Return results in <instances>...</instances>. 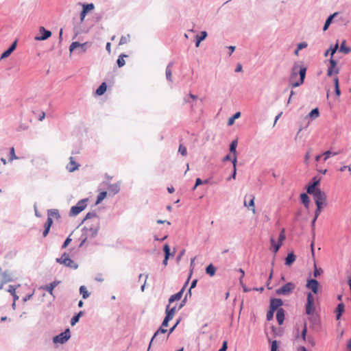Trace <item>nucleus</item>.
Segmentation results:
<instances>
[{
  "instance_id": "37",
  "label": "nucleus",
  "mask_w": 351,
  "mask_h": 351,
  "mask_svg": "<svg viewBox=\"0 0 351 351\" xmlns=\"http://www.w3.org/2000/svg\"><path fill=\"white\" fill-rule=\"evenodd\" d=\"M130 36L129 34H127L125 36H122L120 41H119V45H123L127 44L130 40Z\"/></svg>"
},
{
  "instance_id": "45",
  "label": "nucleus",
  "mask_w": 351,
  "mask_h": 351,
  "mask_svg": "<svg viewBox=\"0 0 351 351\" xmlns=\"http://www.w3.org/2000/svg\"><path fill=\"white\" fill-rule=\"evenodd\" d=\"M171 76H172L171 69L170 66H168L166 68V77H167V79L168 80H169V81H171Z\"/></svg>"
},
{
  "instance_id": "48",
  "label": "nucleus",
  "mask_w": 351,
  "mask_h": 351,
  "mask_svg": "<svg viewBox=\"0 0 351 351\" xmlns=\"http://www.w3.org/2000/svg\"><path fill=\"white\" fill-rule=\"evenodd\" d=\"M12 52L9 49H8L6 51H5L1 56V59H3V58H8V56H10V54L12 53Z\"/></svg>"
},
{
  "instance_id": "17",
  "label": "nucleus",
  "mask_w": 351,
  "mask_h": 351,
  "mask_svg": "<svg viewBox=\"0 0 351 351\" xmlns=\"http://www.w3.org/2000/svg\"><path fill=\"white\" fill-rule=\"evenodd\" d=\"M276 319L280 325L282 324L285 319V311L282 308H278L277 310Z\"/></svg>"
},
{
  "instance_id": "33",
  "label": "nucleus",
  "mask_w": 351,
  "mask_h": 351,
  "mask_svg": "<svg viewBox=\"0 0 351 351\" xmlns=\"http://www.w3.org/2000/svg\"><path fill=\"white\" fill-rule=\"evenodd\" d=\"M339 152H332L330 151H326L323 154L324 156V160L326 161L327 159H328L331 156H334L337 154H339Z\"/></svg>"
},
{
  "instance_id": "49",
  "label": "nucleus",
  "mask_w": 351,
  "mask_h": 351,
  "mask_svg": "<svg viewBox=\"0 0 351 351\" xmlns=\"http://www.w3.org/2000/svg\"><path fill=\"white\" fill-rule=\"evenodd\" d=\"M274 311H272V309L270 308L269 311L267 312V319L268 321H269V320L273 319Z\"/></svg>"
},
{
  "instance_id": "29",
  "label": "nucleus",
  "mask_w": 351,
  "mask_h": 351,
  "mask_svg": "<svg viewBox=\"0 0 351 351\" xmlns=\"http://www.w3.org/2000/svg\"><path fill=\"white\" fill-rule=\"evenodd\" d=\"M215 267L212 264H210L206 268V274L210 275V276H213L215 274Z\"/></svg>"
},
{
  "instance_id": "32",
  "label": "nucleus",
  "mask_w": 351,
  "mask_h": 351,
  "mask_svg": "<svg viewBox=\"0 0 351 351\" xmlns=\"http://www.w3.org/2000/svg\"><path fill=\"white\" fill-rule=\"evenodd\" d=\"M319 116V112L318 108H314L311 111V112L308 114V117L311 118L312 119H315L317 118Z\"/></svg>"
},
{
  "instance_id": "51",
  "label": "nucleus",
  "mask_w": 351,
  "mask_h": 351,
  "mask_svg": "<svg viewBox=\"0 0 351 351\" xmlns=\"http://www.w3.org/2000/svg\"><path fill=\"white\" fill-rule=\"evenodd\" d=\"M311 158L310 151L307 152L304 156V163L306 165H308L309 159Z\"/></svg>"
},
{
  "instance_id": "22",
  "label": "nucleus",
  "mask_w": 351,
  "mask_h": 351,
  "mask_svg": "<svg viewBox=\"0 0 351 351\" xmlns=\"http://www.w3.org/2000/svg\"><path fill=\"white\" fill-rule=\"evenodd\" d=\"M53 224V221L49 219L47 220L46 223H45V230L43 231V237H45L48 234L49 230Z\"/></svg>"
},
{
  "instance_id": "25",
  "label": "nucleus",
  "mask_w": 351,
  "mask_h": 351,
  "mask_svg": "<svg viewBox=\"0 0 351 351\" xmlns=\"http://www.w3.org/2000/svg\"><path fill=\"white\" fill-rule=\"evenodd\" d=\"M300 199L304 206L308 208L310 202L308 196L306 193H302L300 195Z\"/></svg>"
},
{
  "instance_id": "21",
  "label": "nucleus",
  "mask_w": 351,
  "mask_h": 351,
  "mask_svg": "<svg viewBox=\"0 0 351 351\" xmlns=\"http://www.w3.org/2000/svg\"><path fill=\"white\" fill-rule=\"evenodd\" d=\"M295 261V256L293 252L288 254L285 258V265L290 266Z\"/></svg>"
},
{
  "instance_id": "55",
  "label": "nucleus",
  "mask_w": 351,
  "mask_h": 351,
  "mask_svg": "<svg viewBox=\"0 0 351 351\" xmlns=\"http://www.w3.org/2000/svg\"><path fill=\"white\" fill-rule=\"evenodd\" d=\"M16 287L14 285H10L8 291L11 294H14L16 293Z\"/></svg>"
},
{
  "instance_id": "39",
  "label": "nucleus",
  "mask_w": 351,
  "mask_h": 351,
  "mask_svg": "<svg viewBox=\"0 0 351 351\" xmlns=\"http://www.w3.org/2000/svg\"><path fill=\"white\" fill-rule=\"evenodd\" d=\"M178 152L180 153L182 156H186L187 155L186 147L182 144H180L179 146Z\"/></svg>"
},
{
  "instance_id": "64",
  "label": "nucleus",
  "mask_w": 351,
  "mask_h": 351,
  "mask_svg": "<svg viewBox=\"0 0 351 351\" xmlns=\"http://www.w3.org/2000/svg\"><path fill=\"white\" fill-rule=\"evenodd\" d=\"M227 350V342L223 343L222 347L218 351H226Z\"/></svg>"
},
{
  "instance_id": "53",
  "label": "nucleus",
  "mask_w": 351,
  "mask_h": 351,
  "mask_svg": "<svg viewBox=\"0 0 351 351\" xmlns=\"http://www.w3.org/2000/svg\"><path fill=\"white\" fill-rule=\"evenodd\" d=\"M170 320H171V319L168 318L167 317H166V316H165V319H164V320H163V322H162V323L161 326H162V327H164V328H165V327H167V326H168V323H169V322Z\"/></svg>"
},
{
  "instance_id": "11",
  "label": "nucleus",
  "mask_w": 351,
  "mask_h": 351,
  "mask_svg": "<svg viewBox=\"0 0 351 351\" xmlns=\"http://www.w3.org/2000/svg\"><path fill=\"white\" fill-rule=\"evenodd\" d=\"M79 165L75 162L73 157H70L69 158V162L66 165V169L69 172H73L74 171L78 169Z\"/></svg>"
},
{
  "instance_id": "35",
  "label": "nucleus",
  "mask_w": 351,
  "mask_h": 351,
  "mask_svg": "<svg viewBox=\"0 0 351 351\" xmlns=\"http://www.w3.org/2000/svg\"><path fill=\"white\" fill-rule=\"evenodd\" d=\"M106 195H107V192H106V191H102V192L99 193V194L98 195L97 198L96 204H98L100 202H101L104 199V198L106 197Z\"/></svg>"
},
{
  "instance_id": "31",
  "label": "nucleus",
  "mask_w": 351,
  "mask_h": 351,
  "mask_svg": "<svg viewBox=\"0 0 351 351\" xmlns=\"http://www.w3.org/2000/svg\"><path fill=\"white\" fill-rule=\"evenodd\" d=\"M80 292L82 295L84 299H86L89 296V293L85 286H81L80 288Z\"/></svg>"
},
{
  "instance_id": "5",
  "label": "nucleus",
  "mask_w": 351,
  "mask_h": 351,
  "mask_svg": "<svg viewBox=\"0 0 351 351\" xmlns=\"http://www.w3.org/2000/svg\"><path fill=\"white\" fill-rule=\"evenodd\" d=\"M295 288V284L292 282H287L284 286H282L281 288L278 289L276 290V293L277 295H287L290 294L293 291V290Z\"/></svg>"
},
{
  "instance_id": "42",
  "label": "nucleus",
  "mask_w": 351,
  "mask_h": 351,
  "mask_svg": "<svg viewBox=\"0 0 351 351\" xmlns=\"http://www.w3.org/2000/svg\"><path fill=\"white\" fill-rule=\"evenodd\" d=\"M271 245L274 248V253L275 254L277 253V252L278 251L279 248L282 245L281 243H278V244H276V242H275V240L273 238L271 239Z\"/></svg>"
},
{
  "instance_id": "9",
  "label": "nucleus",
  "mask_w": 351,
  "mask_h": 351,
  "mask_svg": "<svg viewBox=\"0 0 351 351\" xmlns=\"http://www.w3.org/2000/svg\"><path fill=\"white\" fill-rule=\"evenodd\" d=\"M39 32L41 34V36L35 37V40H45L51 36V32L45 29L44 27H40L39 28Z\"/></svg>"
},
{
  "instance_id": "3",
  "label": "nucleus",
  "mask_w": 351,
  "mask_h": 351,
  "mask_svg": "<svg viewBox=\"0 0 351 351\" xmlns=\"http://www.w3.org/2000/svg\"><path fill=\"white\" fill-rule=\"evenodd\" d=\"M56 262L71 269H77L78 267L66 253H64L60 258H56Z\"/></svg>"
},
{
  "instance_id": "52",
  "label": "nucleus",
  "mask_w": 351,
  "mask_h": 351,
  "mask_svg": "<svg viewBox=\"0 0 351 351\" xmlns=\"http://www.w3.org/2000/svg\"><path fill=\"white\" fill-rule=\"evenodd\" d=\"M306 333H307V328H306V324H305L304 328L302 331V335H301L302 338L304 341L306 340Z\"/></svg>"
},
{
  "instance_id": "43",
  "label": "nucleus",
  "mask_w": 351,
  "mask_h": 351,
  "mask_svg": "<svg viewBox=\"0 0 351 351\" xmlns=\"http://www.w3.org/2000/svg\"><path fill=\"white\" fill-rule=\"evenodd\" d=\"M82 315V312L80 311L77 315L73 316L71 320V324L72 326L75 325L78 321H79V319H80V317Z\"/></svg>"
},
{
  "instance_id": "63",
  "label": "nucleus",
  "mask_w": 351,
  "mask_h": 351,
  "mask_svg": "<svg viewBox=\"0 0 351 351\" xmlns=\"http://www.w3.org/2000/svg\"><path fill=\"white\" fill-rule=\"evenodd\" d=\"M16 45H17V41H16V40H15V41H14V42L11 45V46L9 47V49H10L12 52H13V51L15 50L16 47Z\"/></svg>"
},
{
  "instance_id": "59",
  "label": "nucleus",
  "mask_w": 351,
  "mask_h": 351,
  "mask_svg": "<svg viewBox=\"0 0 351 351\" xmlns=\"http://www.w3.org/2000/svg\"><path fill=\"white\" fill-rule=\"evenodd\" d=\"M346 169H348L350 172H351V167L350 166H346V165H344V166L341 167L339 169V171L343 172V171H346Z\"/></svg>"
},
{
  "instance_id": "57",
  "label": "nucleus",
  "mask_w": 351,
  "mask_h": 351,
  "mask_svg": "<svg viewBox=\"0 0 351 351\" xmlns=\"http://www.w3.org/2000/svg\"><path fill=\"white\" fill-rule=\"evenodd\" d=\"M203 183L202 180L200 179V178H197L196 180H195V186H193V190H195V189L197 188V186L202 184Z\"/></svg>"
},
{
  "instance_id": "36",
  "label": "nucleus",
  "mask_w": 351,
  "mask_h": 351,
  "mask_svg": "<svg viewBox=\"0 0 351 351\" xmlns=\"http://www.w3.org/2000/svg\"><path fill=\"white\" fill-rule=\"evenodd\" d=\"M167 330L164 328V327H162L160 326V328L155 332L154 335L153 336L152 340H151V343L153 342V341L154 340L155 338H156V337L160 334V333H165L167 332Z\"/></svg>"
},
{
  "instance_id": "24",
  "label": "nucleus",
  "mask_w": 351,
  "mask_h": 351,
  "mask_svg": "<svg viewBox=\"0 0 351 351\" xmlns=\"http://www.w3.org/2000/svg\"><path fill=\"white\" fill-rule=\"evenodd\" d=\"M346 42L343 40L341 44L339 51L345 54L350 52V48L346 46Z\"/></svg>"
},
{
  "instance_id": "60",
  "label": "nucleus",
  "mask_w": 351,
  "mask_h": 351,
  "mask_svg": "<svg viewBox=\"0 0 351 351\" xmlns=\"http://www.w3.org/2000/svg\"><path fill=\"white\" fill-rule=\"evenodd\" d=\"M71 239H70L69 237H68V238L65 240V241H64V243H63V245H62V248H65V247H67V245L71 243Z\"/></svg>"
},
{
  "instance_id": "1",
  "label": "nucleus",
  "mask_w": 351,
  "mask_h": 351,
  "mask_svg": "<svg viewBox=\"0 0 351 351\" xmlns=\"http://www.w3.org/2000/svg\"><path fill=\"white\" fill-rule=\"evenodd\" d=\"M306 68L301 62H295L291 71L289 82V85L295 88L304 83L306 77Z\"/></svg>"
},
{
  "instance_id": "54",
  "label": "nucleus",
  "mask_w": 351,
  "mask_h": 351,
  "mask_svg": "<svg viewBox=\"0 0 351 351\" xmlns=\"http://www.w3.org/2000/svg\"><path fill=\"white\" fill-rule=\"evenodd\" d=\"M277 350H278L277 341H274L271 343V351H277Z\"/></svg>"
},
{
  "instance_id": "27",
  "label": "nucleus",
  "mask_w": 351,
  "mask_h": 351,
  "mask_svg": "<svg viewBox=\"0 0 351 351\" xmlns=\"http://www.w3.org/2000/svg\"><path fill=\"white\" fill-rule=\"evenodd\" d=\"M128 56L125 54H121L117 59V64L119 67H122L125 64V58H127Z\"/></svg>"
},
{
  "instance_id": "13",
  "label": "nucleus",
  "mask_w": 351,
  "mask_h": 351,
  "mask_svg": "<svg viewBox=\"0 0 351 351\" xmlns=\"http://www.w3.org/2000/svg\"><path fill=\"white\" fill-rule=\"evenodd\" d=\"M315 199V202H326V195L324 192L320 191H317L316 194L313 196Z\"/></svg>"
},
{
  "instance_id": "20",
  "label": "nucleus",
  "mask_w": 351,
  "mask_h": 351,
  "mask_svg": "<svg viewBox=\"0 0 351 351\" xmlns=\"http://www.w3.org/2000/svg\"><path fill=\"white\" fill-rule=\"evenodd\" d=\"M163 250L165 252V259L163 261V264L167 265L169 257L170 256V248L168 244H165L164 245Z\"/></svg>"
},
{
  "instance_id": "56",
  "label": "nucleus",
  "mask_w": 351,
  "mask_h": 351,
  "mask_svg": "<svg viewBox=\"0 0 351 351\" xmlns=\"http://www.w3.org/2000/svg\"><path fill=\"white\" fill-rule=\"evenodd\" d=\"M315 204H316V206L317 208H319L322 209L326 206V202H315Z\"/></svg>"
},
{
  "instance_id": "4",
  "label": "nucleus",
  "mask_w": 351,
  "mask_h": 351,
  "mask_svg": "<svg viewBox=\"0 0 351 351\" xmlns=\"http://www.w3.org/2000/svg\"><path fill=\"white\" fill-rule=\"evenodd\" d=\"M315 311V298L312 293H307L306 304V313L307 315L313 314Z\"/></svg>"
},
{
  "instance_id": "6",
  "label": "nucleus",
  "mask_w": 351,
  "mask_h": 351,
  "mask_svg": "<svg viewBox=\"0 0 351 351\" xmlns=\"http://www.w3.org/2000/svg\"><path fill=\"white\" fill-rule=\"evenodd\" d=\"M339 68L337 66V62L333 58H330L329 60V65L327 69V75L331 77L332 75H337L339 73Z\"/></svg>"
},
{
  "instance_id": "18",
  "label": "nucleus",
  "mask_w": 351,
  "mask_h": 351,
  "mask_svg": "<svg viewBox=\"0 0 351 351\" xmlns=\"http://www.w3.org/2000/svg\"><path fill=\"white\" fill-rule=\"evenodd\" d=\"M254 199H255V197L252 195L248 204L247 203V202L245 200L244 201V206L245 207H247L249 209H250L254 214L256 213Z\"/></svg>"
},
{
  "instance_id": "8",
  "label": "nucleus",
  "mask_w": 351,
  "mask_h": 351,
  "mask_svg": "<svg viewBox=\"0 0 351 351\" xmlns=\"http://www.w3.org/2000/svg\"><path fill=\"white\" fill-rule=\"evenodd\" d=\"M319 287V284L318 281L314 279L308 280L306 285V287L311 289L314 294H317L318 293Z\"/></svg>"
},
{
  "instance_id": "62",
  "label": "nucleus",
  "mask_w": 351,
  "mask_h": 351,
  "mask_svg": "<svg viewBox=\"0 0 351 351\" xmlns=\"http://www.w3.org/2000/svg\"><path fill=\"white\" fill-rule=\"evenodd\" d=\"M322 212V208H317L315 212V220H317L318 216L320 215Z\"/></svg>"
},
{
  "instance_id": "26",
  "label": "nucleus",
  "mask_w": 351,
  "mask_h": 351,
  "mask_svg": "<svg viewBox=\"0 0 351 351\" xmlns=\"http://www.w3.org/2000/svg\"><path fill=\"white\" fill-rule=\"evenodd\" d=\"M337 14V12H335L334 14H331V15H330V16L326 19V22H325V24H324V27H323L324 31H326V30L328 28V27H329L330 24L331 23V22H332V19H333V18H334Z\"/></svg>"
},
{
  "instance_id": "30",
  "label": "nucleus",
  "mask_w": 351,
  "mask_h": 351,
  "mask_svg": "<svg viewBox=\"0 0 351 351\" xmlns=\"http://www.w3.org/2000/svg\"><path fill=\"white\" fill-rule=\"evenodd\" d=\"M344 311V305L343 303H340L338 304L337 306V319H340V317L341 315V314L343 313V312Z\"/></svg>"
},
{
  "instance_id": "19",
  "label": "nucleus",
  "mask_w": 351,
  "mask_h": 351,
  "mask_svg": "<svg viewBox=\"0 0 351 351\" xmlns=\"http://www.w3.org/2000/svg\"><path fill=\"white\" fill-rule=\"evenodd\" d=\"M60 217V216L58 210L53 209L48 210L47 220L51 219L53 221V218L59 219Z\"/></svg>"
},
{
  "instance_id": "40",
  "label": "nucleus",
  "mask_w": 351,
  "mask_h": 351,
  "mask_svg": "<svg viewBox=\"0 0 351 351\" xmlns=\"http://www.w3.org/2000/svg\"><path fill=\"white\" fill-rule=\"evenodd\" d=\"M82 6H83V10H86V13L93 10L95 8V5L93 3L83 4Z\"/></svg>"
},
{
  "instance_id": "2",
  "label": "nucleus",
  "mask_w": 351,
  "mask_h": 351,
  "mask_svg": "<svg viewBox=\"0 0 351 351\" xmlns=\"http://www.w3.org/2000/svg\"><path fill=\"white\" fill-rule=\"evenodd\" d=\"M88 199L87 198L80 200L75 206L71 208L70 216H76L84 210L87 206V202Z\"/></svg>"
},
{
  "instance_id": "46",
  "label": "nucleus",
  "mask_w": 351,
  "mask_h": 351,
  "mask_svg": "<svg viewBox=\"0 0 351 351\" xmlns=\"http://www.w3.org/2000/svg\"><path fill=\"white\" fill-rule=\"evenodd\" d=\"M237 158L234 157L232 159V164H233V174H232V178L233 179H235V177H236V171H237V169H236V164H237Z\"/></svg>"
},
{
  "instance_id": "34",
  "label": "nucleus",
  "mask_w": 351,
  "mask_h": 351,
  "mask_svg": "<svg viewBox=\"0 0 351 351\" xmlns=\"http://www.w3.org/2000/svg\"><path fill=\"white\" fill-rule=\"evenodd\" d=\"M240 116H241V112H238L235 113L233 117L229 118V119L228 121V125H232L234 123V120L236 119L239 118Z\"/></svg>"
},
{
  "instance_id": "41",
  "label": "nucleus",
  "mask_w": 351,
  "mask_h": 351,
  "mask_svg": "<svg viewBox=\"0 0 351 351\" xmlns=\"http://www.w3.org/2000/svg\"><path fill=\"white\" fill-rule=\"evenodd\" d=\"M42 289L47 291L51 295L53 296L54 289L52 287V285H50V284L46 285L43 287Z\"/></svg>"
},
{
  "instance_id": "7",
  "label": "nucleus",
  "mask_w": 351,
  "mask_h": 351,
  "mask_svg": "<svg viewBox=\"0 0 351 351\" xmlns=\"http://www.w3.org/2000/svg\"><path fill=\"white\" fill-rule=\"evenodd\" d=\"M71 337L70 330L68 328L64 332L53 337V342L57 343H65Z\"/></svg>"
},
{
  "instance_id": "47",
  "label": "nucleus",
  "mask_w": 351,
  "mask_h": 351,
  "mask_svg": "<svg viewBox=\"0 0 351 351\" xmlns=\"http://www.w3.org/2000/svg\"><path fill=\"white\" fill-rule=\"evenodd\" d=\"M285 239V232H284V230H282L280 234H279V238H278V243H281V245L282 244V241Z\"/></svg>"
},
{
  "instance_id": "44",
  "label": "nucleus",
  "mask_w": 351,
  "mask_h": 351,
  "mask_svg": "<svg viewBox=\"0 0 351 351\" xmlns=\"http://www.w3.org/2000/svg\"><path fill=\"white\" fill-rule=\"evenodd\" d=\"M338 47H339L338 43H337L334 47H330V48L329 49L330 52V56H331L330 58L333 57V55L335 53V52L338 49Z\"/></svg>"
},
{
  "instance_id": "14",
  "label": "nucleus",
  "mask_w": 351,
  "mask_h": 351,
  "mask_svg": "<svg viewBox=\"0 0 351 351\" xmlns=\"http://www.w3.org/2000/svg\"><path fill=\"white\" fill-rule=\"evenodd\" d=\"M319 184V180L315 181L313 184L309 185L307 188V193L308 194L313 195V196L316 194L317 191H320V189H317L316 186Z\"/></svg>"
},
{
  "instance_id": "50",
  "label": "nucleus",
  "mask_w": 351,
  "mask_h": 351,
  "mask_svg": "<svg viewBox=\"0 0 351 351\" xmlns=\"http://www.w3.org/2000/svg\"><path fill=\"white\" fill-rule=\"evenodd\" d=\"M206 36H207L206 32L203 31V32H201V35L200 36H196V38H198L199 40L202 41L203 40H204L206 38Z\"/></svg>"
},
{
  "instance_id": "15",
  "label": "nucleus",
  "mask_w": 351,
  "mask_h": 351,
  "mask_svg": "<svg viewBox=\"0 0 351 351\" xmlns=\"http://www.w3.org/2000/svg\"><path fill=\"white\" fill-rule=\"evenodd\" d=\"M171 304L169 303L166 308V317L172 319L176 313V306H171Z\"/></svg>"
},
{
  "instance_id": "16",
  "label": "nucleus",
  "mask_w": 351,
  "mask_h": 351,
  "mask_svg": "<svg viewBox=\"0 0 351 351\" xmlns=\"http://www.w3.org/2000/svg\"><path fill=\"white\" fill-rule=\"evenodd\" d=\"M184 287H183L182 289L178 293L174 294V295H172L169 300V303L171 304L172 302H173L176 300H180L182 296V294L184 293Z\"/></svg>"
},
{
  "instance_id": "23",
  "label": "nucleus",
  "mask_w": 351,
  "mask_h": 351,
  "mask_svg": "<svg viewBox=\"0 0 351 351\" xmlns=\"http://www.w3.org/2000/svg\"><path fill=\"white\" fill-rule=\"evenodd\" d=\"M106 84L105 82H103L96 90V95L99 96L102 95L106 91Z\"/></svg>"
},
{
  "instance_id": "10",
  "label": "nucleus",
  "mask_w": 351,
  "mask_h": 351,
  "mask_svg": "<svg viewBox=\"0 0 351 351\" xmlns=\"http://www.w3.org/2000/svg\"><path fill=\"white\" fill-rule=\"evenodd\" d=\"M87 45V43H80L78 42H73L69 47L70 52H72L73 50L77 49V47L80 48L82 50V52H85L86 50V45Z\"/></svg>"
},
{
  "instance_id": "61",
  "label": "nucleus",
  "mask_w": 351,
  "mask_h": 351,
  "mask_svg": "<svg viewBox=\"0 0 351 351\" xmlns=\"http://www.w3.org/2000/svg\"><path fill=\"white\" fill-rule=\"evenodd\" d=\"M86 14L87 13H86V10H82V11L80 13V21H81V22L84 21V18H85Z\"/></svg>"
},
{
  "instance_id": "58",
  "label": "nucleus",
  "mask_w": 351,
  "mask_h": 351,
  "mask_svg": "<svg viewBox=\"0 0 351 351\" xmlns=\"http://www.w3.org/2000/svg\"><path fill=\"white\" fill-rule=\"evenodd\" d=\"M333 82H334L335 88L339 87V77H337V75H335Z\"/></svg>"
},
{
  "instance_id": "12",
  "label": "nucleus",
  "mask_w": 351,
  "mask_h": 351,
  "mask_svg": "<svg viewBox=\"0 0 351 351\" xmlns=\"http://www.w3.org/2000/svg\"><path fill=\"white\" fill-rule=\"evenodd\" d=\"M282 305V301L279 298H273L270 300V308L272 311L278 310Z\"/></svg>"
},
{
  "instance_id": "38",
  "label": "nucleus",
  "mask_w": 351,
  "mask_h": 351,
  "mask_svg": "<svg viewBox=\"0 0 351 351\" xmlns=\"http://www.w3.org/2000/svg\"><path fill=\"white\" fill-rule=\"evenodd\" d=\"M19 158L15 155V150H14V148L12 147L10 148V158H9V161L10 162H12L14 160H17Z\"/></svg>"
},
{
  "instance_id": "28",
  "label": "nucleus",
  "mask_w": 351,
  "mask_h": 351,
  "mask_svg": "<svg viewBox=\"0 0 351 351\" xmlns=\"http://www.w3.org/2000/svg\"><path fill=\"white\" fill-rule=\"evenodd\" d=\"M237 141H233L230 145V152L233 154L234 158H237Z\"/></svg>"
}]
</instances>
